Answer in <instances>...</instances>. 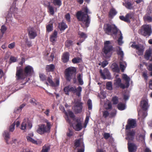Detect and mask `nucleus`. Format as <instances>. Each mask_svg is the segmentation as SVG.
<instances>
[{
	"label": "nucleus",
	"instance_id": "f257e3e1",
	"mask_svg": "<svg viewBox=\"0 0 152 152\" xmlns=\"http://www.w3.org/2000/svg\"><path fill=\"white\" fill-rule=\"evenodd\" d=\"M91 13L87 7H84L77 12L76 16L79 21L82 22L85 27H88L91 21V18L88 14Z\"/></svg>",
	"mask_w": 152,
	"mask_h": 152
},
{
	"label": "nucleus",
	"instance_id": "f03ea898",
	"mask_svg": "<svg viewBox=\"0 0 152 152\" xmlns=\"http://www.w3.org/2000/svg\"><path fill=\"white\" fill-rule=\"evenodd\" d=\"M34 70L33 67L30 66H26L23 70L21 66L17 67L16 77L17 80H23L28 76H30L32 74Z\"/></svg>",
	"mask_w": 152,
	"mask_h": 152
},
{
	"label": "nucleus",
	"instance_id": "7ed1b4c3",
	"mask_svg": "<svg viewBox=\"0 0 152 152\" xmlns=\"http://www.w3.org/2000/svg\"><path fill=\"white\" fill-rule=\"evenodd\" d=\"M123 79L126 81L125 84L121 83V80L119 78H117L115 80L114 85L117 88H120L122 89H124L126 88H128L130 85L129 82L130 79L126 75L123 74L122 75Z\"/></svg>",
	"mask_w": 152,
	"mask_h": 152
},
{
	"label": "nucleus",
	"instance_id": "20e7f679",
	"mask_svg": "<svg viewBox=\"0 0 152 152\" xmlns=\"http://www.w3.org/2000/svg\"><path fill=\"white\" fill-rule=\"evenodd\" d=\"M110 44L109 41H106L104 43V46L102 50V54L106 59L110 58L113 53V47L112 45H110Z\"/></svg>",
	"mask_w": 152,
	"mask_h": 152
},
{
	"label": "nucleus",
	"instance_id": "39448f33",
	"mask_svg": "<svg viewBox=\"0 0 152 152\" xmlns=\"http://www.w3.org/2000/svg\"><path fill=\"white\" fill-rule=\"evenodd\" d=\"M63 90L66 95H69V93H76V95L79 97L81 95L82 88L81 86H79L76 88L75 86L69 85L65 87Z\"/></svg>",
	"mask_w": 152,
	"mask_h": 152
},
{
	"label": "nucleus",
	"instance_id": "423d86ee",
	"mask_svg": "<svg viewBox=\"0 0 152 152\" xmlns=\"http://www.w3.org/2000/svg\"><path fill=\"white\" fill-rule=\"evenodd\" d=\"M103 30L104 33L108 35H110L112 32L113 34L116 35L118 30L115 25L109 23H105L104 25Z\"/></svg>",
	"mask_w": 152,
	"mask_h": 152
},
{
	"label": "nucleus",
	"instance_id": "0eeeda50",
	"mask_svg": "<svg viewBox=\"0 0 152 152\" xmlns=\"http://www.w3.org/2000/svg\"><path fill=\"white\" fill-rule=\"evenodd\" d=\"M51 124L50 122H48L47 125L44 124H40L38 125L37 132L39 134L42 135L46 133L50 132Z\"/></svg>",
	"mask_w": 152,
	"mask_h": 152
},
{
	"label": "nucleus",
	"instance_id": "6e6552de",
	"mask_svg": "<svg viewBox=\"0 0 152 152\" xmlns=\"http://www.w3.org/2000/svg\"><path fill=\"white\" fill-rule=\"evenodd\" d=\"M77 71L75 67H70L66 69L65 70V78L66 80L70 81L72 79L73 75L76 73Z\"/></svg>",
	"mask_w": 152,
	"mask_h": 152
},
{
	"label": "nucleus",
	"instance_id": "1a4fd4ad",
	"mask_svg": "<svg viewBox=\"0 0 152 152\" xmlns=\"http://www.w3.org/2000/svg\"><path fill=\"white\" fill-rule=\"evenodd\" d=\"M140 33L144 36L149 37L152 34L151 26L148 24H145L141 27Z\"/></svg>",
	"mask_w": 152,
	"mask_h": 152
},
{
	"label": "nucleus",
	"instance_id": "9d476101",
	"mask_svg": "<svg viewBox=\"0 0 152 152\" xmlns=\"http://www.w3.org/2000/svg\"><path fill=\"white\" fill-rule=\"evenodd\" d=\"M135 13L134 12L130 11L127 13L125 16L123 15L119 17L120 19L125 22L130 23V20H134L135 18Z\"/></svg>",
	"mask_w": 152,
	"mask_h": 152
},
{
	"label": "nucleus",
	"instance_id": "9b49d317",
	"mask_svg": "<svg viewBox=\"0 0 152 152\" xmlns=\"http://www.w3.org/2000/svg\"><path fill=\"white\" fill-rule=\"evenodd\" d=\"M74 111L75 114H77L81 113L83 108V103L80 101H77L75 102L74 105Z\"/></svg>",
	"mask_w": 152,
	"mask_h": 152
},
{
	"label": "nucleus",
	"instance_id": "f8f14e48",
	"mask_svg": "<svg viewBox=\"0 0 152 152\" xmlns=\"http://www.w3.org/2000/svg\"><path fill=\"white\" fill-rule=\"evenodd\" d=\"M32 127V124L31 121L28 119H24L22 122L20 129L23 130H25L26 129H30Z\"/></svg>",
	"mask_w": 152,
	"mask_h": 152
},
{
	"label": "nucleus",
	"instance_id": "ddd939ff",
	"mask_svg": "<svg viewBox=\"0 0 152 152\" xmlns=\"http://www.w3.org/2000/svg\"><path fill=\"white\" fill-rule=\"evenodd\" d=\"M135 134V132L133 129L129 130L126 131L127 137H126V139L128 140V142H131L134 140Z\"/></svg>",
	"mask_w": 152,
	"mask_h": 152
},
{
	"label": "nucleus",
	"instance_id": "4468645a",
	"mask_svg": "<svg viewBox=\"0 0 152 152\" xmlns=\"http://www.w3.org/2000/svg\"><path fill=\"white\" fill-rule=\"evenodd\" d=\"M136 126V121L133 119H129L127 124L126 126V130H129L131 128H135Z\"/></svg>",
	"mask_w": 152,
	"mask_h": 152
},
{
	"label": "nucleus",
	"instance_id": "2eb2a0df",
	"mask_svg": "<svg viewBox=\"0 0 152 152\" xmlns=\"http://www.w3.org/2000/svg\"><path fill=\"white\" fill-rule=\"evenodd\" d=\"M47 81L50 83V86L53 87H56L59 86V78H56V82L54 83L52 80V77L51 76H50L47 78Z\"/></svg>",
	"mask_w": 152,
	"mask_h": 152
},
{
	"label": "nucleus",
	"instance_id": "dca6fc26",
	"mask_svg": "<svg viewBox=\"0 0 152 152\" xmlns=\"http://www.w3.org/2000/svg\"><path fill=\"white\" fill-rule=\"evenodd\" d=\"M28 36L30 39H34L37 36L35 30L33 27H29L28 28Z\"/></svg>",
	"mask_w": 152,
	"mask_h": 152
},
{
	"label": "nucleus",
	"instance_id": "f3484780",
	"mask_svg": "<svg viewBox=\"0 0 152 152\" xmlns=\"http://www.w3.org/2000/svg\"><path fill=\"white\" fill-rule=\"evenodd\" d=\"M99 73L102 78L104 80L106 78H108L110 77V72L107 68H104L103 71L102 70L100 69L99 71Z\"/></svg>",
	"mask_w": 152,
	"mask_h": 152
},
{
	"label": "nucleus",
	"instance_id": "a211bd4d",
	"mask_svg": "<svg viewBox=\"0 0 152 152\" xmlns=\"http://www.w3.org/2000/svg\"><path fill=\"white\" fill-rule=\"evenodd\" d=\"M127 145L129 152H135L136 151L137 146L135 144L128 142Z\"/></svg>",
	"mask_w": 152,
	"mask_h": 152
},
{
	"label": "nucleus",
	"instance_id": "6ab92c4d",
	"mask_svg": "<svg viewBox=\"0 0 152 152\" xmlns=\"http://www.w3.org/2000/svg\"><path fill=\"white\" fill-rule=\"evenodd\" d=\"M69 54L67 52H64L61 57V60L62 62L64 63H66L68 62L69 60Z\"/></svg>",
	"mask_w": 152,
	"mask_h": 152
},
{
	"label": "nucleus",
	"instance_id": "aec40b11",
	"mask_svg": "<svg viewBox=\"0 0 152 152\" xmlns=\"http://www.w3.org/2000/svg\"><path fill=\"white\" fill-rule=\"evenodd\" d=\"M140 106L143 110H146L148 107V101L145 100H142L140 103Z\"/></svg>",
	"mask_w": 152,
	"mask_h": 152
},
{
	"label": "nucleus",
	"instance_id": "412c9836",
	"mask_svg": "<svg viewBox=\"0 0 152 152\" xmlns=\"http://www.w3.org/2000/svg\"><path fill=\"white\" fill-rule=\"evenodd\" d=\"M123 4L128 9L131 10L133 9L134 8L133 4L128 1H125L124 3H123Z\"/></svg>",
	"mask_w": 152,
	"mask_h": 152
},
{
	"label": "nucleus",
	"instance_id": "4be33fe9",
	"mask_svg": "<svg viewBox=\"0 0 152 152\" xmlns=\"http://www.w3.org/2000/svg\"><path fill=\"white\" fill-rule=\"evenodd\" d=\"M55 68V66L53 64L47 65L45 67L46 72H53L54 71Z\"/></svg>",
	"mask_w": 152,
	"mask_h": 152
},
{
	"label": "nucleus",
	"instance_id": "5701e85b",
	"mask_svg": "<svg viewBox=\"0 0 152 152\" xmlns=\"http://www.w3.org/2000/svg\"><path fill=\"white\" fill-rule=\"evenodd\" d=\"M57 31L55 30L53 33L50 36V41L53 42H54L56 41V39L57 37Z\"/></svg>",
	"mask_w": 152,
	"mask_h": 152
},
{
	"label": "nucleus",
	"instance_id": "b1692460",
	"mask_svg": "<svg viewBox=\"0 0 152 152\" xmlns=\"http://www.w3.org/2000/svg\"><path fill=\"white\" fill-rule=\"evenodd\" d=\"M58 28L61 31H64L67 28V26L65 23L62 21L61 23L58 24Z\"/></svg>",
	"mask_w": 152,
	"mask_h": 152
},
{
	"label": "nucleus",
	"instance_id": "393cba45",
	"mask_svg": "<svg viewBox=\"0 0 152 152\" xmlns=\"http://www.w3.org/2000/svg\"><path fill=\"white\" fill-rule=\"evenodd\" d=\"M113 71L115 72H119L120 69L118 64L115 63H113L111 66Z\"/></svg>",
	"mask_w": 152,
	"mask_h": 152
},
{
	"label": "nucleus",
	"instance_id": "a878e982",
	"mask_svg": "<svg viewBox=\"0 0 152 152\" xmlns=\"http://www.w3.org/2000/svg\"><path fill=\"white\" fill-rule=\"evenodd\" d=\"M3 135L5 140H6V143L8 144V140L10 138V133L7 131H4Z\"/></svg>",
	"mask_w": 152,
	"mask_h": 152
},
{
	"label": "nucleus",
	"instance_id": "bb28decb",
	"mask_svg": "<svg viewBox=\"0 0 152 152\" xmlns=\"http://www.w3.org/2000/svg\"><path fill=\"white\" fill-rule=\"evenodd\" d=\"M117 13V12L114 8H111L110 9L109 12V17L110 18H112Z\"/></svg>",
	"mask_w": 152,
	"mask_h": 152
},
{
	"label": "nucleus",
	"instance_id": "cd10ccee",
	"mask_svg": "<svg viewBox=\"0 0 152 152\" xmlns=\"http://www.w3.org/2000/svg\"><path fill=\"white\" fill-rule=\"evenodd\" d=\"M144 48L142 46H139L137 49V53L139 56H142L143 54Z\"/></svg>",
	"mask_w": 152,
	"mask_h": 152
},
{
	"label": "nucleus",
	"instance_id": "c85d7f7f",
	"mask_svg": "<svg viewBox=\"0 0 152 152\" xmlns=\"http://www.w3.org/2000/svg\"><path fill=\"white\" fill-rule=\"evenodd\" d=\"M48 11L51 15H54V8L49 3L48 5L47 6Z\"/></svg>",
	"mask_w": 152,
	"mask_h": 152
},
{
	"label": "nucleus",
	"instance_id": "c756f323",
	"mask_svg": "<svg viewBox=\"0 0 152 152\" xmlns=\"http://www.w3.org/2000/svg\"><path fill=\"white\" fill-rule=\"evenodd\" d=\"M151 51L150 50H146L145 51L144 55V58L147 60L149 59V57L151 56Z\"/></svg>",
	"mask_w": 152,
	"mask_h": 152
},
{
	"label": "nucleus",
	"instance_id": "7c9ffc66",
	"mask_svg": "<svg viewBox=\"0 0 152 152\" xmlns=\"http://www.w3.org/2000/svg\"><path fill=\"white\" fill-rule=\"evenodd\" d=\"M143 19L145 22H148V23L152 22V17L148 15L144 16L143 17Z\"/></svg>",
	"mask_w": 152,
	"mask_h": 152
},
{
	"label": "nucleus",
	"instance_id": "2f4dec72",
	"mask_svg": "<svg viewBox=\"0 0 152 152\" xmlns=\"http://www.w3.org/2000/svg\"><path fill=\"white\" fill-rule=\"evenodd\" d=\"M50 146L48 144L45 145L42 147V152H48L50 150Z\"/></svg>",
	"mask_w": 152,
	"mask_h": 152
},
{
	"label": "nucleus",
	"instance_id": "473e14b6",
	"mask_svg": "<svg viewBox=\"0 0 152 152\" xmlns=\"http://www.w3.org/2000/svg\"><path fill=\"white\" fill-rule=\"evenodd\" d=\"M82 123H77L74 128L75 131H79L82 129Z\"/></svg>",
	"mask_w": 152,
	"mask_h": 152
},
{
	"label": "nucleus",
	"instance_id": "72a5a7b5",
	"mask_svg": "<svg viewBox=\"0 0 152 152\" xmlns=\"http://www.w3.org/2000/svg\"><path fill=\"white\" fill-rule=\"evenodd\" d=\"M53 3L55 6L60 7L62 4L61 0H53Z\"/></svg>",
	"mask_w": 152,
	"mask_h": 152
},
{
	"label": "nucleus",
	"instance_id": "f704fd0d",
	"mask_svg": "<svg viewBox=\"0 0 152 152\" xmlns=\"http://www.w3.org/2000/svg\"><path fill=\"white\" fill-rule=\"evenodd\" d=\"M26 138L28 142H31L33 144H37V141L33 139L31 137H30L29 136H26Z\"/></svg>",
	"mask_w": 152,
	"mask_h": 152
},
{
	"label": "nucleus",
	"instance_id": "c9c22d12",
	"mask_svg": "<svg viewBox=\"0 0 152 152\" xmlns=\"http://www.w3.org/2000/svg\"><path fill=\"white\" fill-rule=\"evenodd\" d=\"M117 107L120 110H123L125 109V105L124 103H120L118 104Z\"/></svg>",
	"mask_w": 152,
	"mask_h": 152
},
{
	"label": "nucleus",
	"instance_id": "e433bc0d",
	"mask_svg": "<svg viewBox=\"0 0 152 152\" xmlns=\"http://www.w3.org/2000/svg\"><path fill=\"white\" fill-rule=\"evenodd\" d=\"M81 59L79 57H76L72 59V62L73 64H77L81 62Z\"/></svg>",
	"mask_w": 152,
	"mask_h": 152
},
{
	"label": "nucleus",
	"instance_id": "4c0bfd02",
	"mask_svg": "<svg viewBox=\"0 0 152 152\" xmlns=\"http://www.w3.org/2000/svg\"><path fill=\"white\" fill-rule=\"evenodd\" d=\"M67 114L68 115H69L70 117L72 118L73 121L75 120V115L74 113L72 111L68 110V111Z\"/></svg>",
	"mask_w": 152,
	"mask_h": 152
},
{
	"label": "nucleus",
	"instance_id": "58836bf2",
	"mask_svg": "<svg viewBox=\"0 0 152 152\" xmlns=\"http://www.w3.org/2000/svg\"><path fill=\"white\" fill-rule=\"evenodd\" d=\"M82 76L81 74H79L77 77L78 81L80 85H82L83 84V82L82 79Z\"/></svg>",
	"mask_w": 152,
	"mask_h": 152
},
{
	"label": "nucleus",
	"instance_id": "ea45409f",
	"mask_svg": "<svg viewBox=\"0 0 152 152\" xmlns=\"http://www.w3.org/2000/svg\"><path fill=\"white\" fill-rule=\"evenodd\" d=\"M78 35L79 36V37L80 38L85 39L87 37L86 34L80 31L78 32Z\"/></svg>",
	"mask_w": 152,
	"mask_h": 152
},
{
	"label": "nucleus",
	"instance_id": "a19ab883",
	"mask_svg": "<svg viewBox=\"0 0 152 152\" xmlns=\"http://www.w3.org/2000/svg\"><path fill=\"white\" fill-rule=\"evenodd\" d=\"M117 48H118V50L117 51V54L118 55L121 56V57H123L124 56L123 52L121 48L119 46H117Z\"/></svg>",
	"mask_w": 152,
	"mask_h": 152
},
{
	"label": "nucleus",
	"instance_id": "79ce46f5",
	"mask_svg": "<svg viewBox=\"0 0 152 152\" xmlns=\"http://www.w3.org/2000/svg\"><path fill=\"white\" fill-rule=\"evenodd\" d=\"M47 31L49 32L53 30V25L52 24H49L46 26Z\"/></svg>",
	"mask_w": 152,
	"mask_h": 152
},
{
	"label": "nucleus",
	"instance_id": "37998d69",
	"mask_svg": "<svg viewBox=\"0 0 152 152\" xmlns=\"http://www.w3.org/2000/svg\"><path fill=\"white\" fill-rule=\"evenodd\" d=\"M106 87L107 89L109 90H112V83L111 82H109L107 83Z\"/></svg>",
	"mask_w": 152,
	"mask_h": 152
},
{
	"label": "nucleus",
	"instance_id": "c03bdc74",
	"mask_svg": "<svg viewBox=\"0 0 152 152\" xmlns=\"http://www.w3.org/2000/svg\"><path fill=\"white\" fill-rule=\"evenodd\" d=\"M39 77L40 80L42 81H46L47 80V77L44 74H40Z\"/></svg>",
	"mask_w": 152,
	"mask_h": 152
},
{
	"label": "nucleus",
	"instance_id": "a18cd8bd",
	"mask_svg": "<svg viewBox=\"0 0 152 152\" xmlns=\"http://www.w3.org/2000/svg\"><path fill=\"white\" fill-rule=\"evenodd\" d=\"M122 39H123L122 34L121 32L120 31V36L118 40V44L119 45H121L123 43V42L122 41Z\"/></svg>",
	"mask_w": 152,
	"mask_h": 152
},
{
	"label": "nucleus",
	"instance_id": "49530a36",
	"mask_svg": "<svg viewBox=\"0 0 152 152\" xmlns=\"http://www.w3.org/2000/svg\"><path fill=\"white\" fill-rule=\"evenodd\" d=\"M112 101L113 104H116L118 102V98L116 96H114L112 98Z\"/></svg>",
	"mask_w": 152,
	"mask_h": 152
},
{
	"label": "nucleus",
	"instance_id": "de8ad7c7",
	"mask_svg": "<svg viewBox=\"0 0 152 152\" xmlns=\"http://www.w3.org/2000/svg\"><path fill=\"white\" fill-rule=\"evenodd\" d=\"M142 77L144 78V79L146 81H147L148 79V76L147 71H146L142 73Z\"/></svg>",
	"mask_w": 152,
	"mask_h": 152
},
{
	"label": "nucleus",
	"instance_id": "09e8293b",
	"mask_svg": "<svg viewBox=\"0 0 152 152\" xmlns=\"http://www.w3.org/2000/svg\"><path fill=\"white\" fill-rule=\"evenodd\" d=\"M7 30V27L4 25H2L0 29L1 32L2 34V36L4 34Z\"/></svg>",
	"mask_w": 152,
	"mask_h": 152
},
{
	"label": "nucleus",
	"instance_id": "8fccbe9b",
	"mask_svg": "<svg viewBox=\"0 0 152 152\" xmlns=\"http://www.w3.org/2000/svg\"><path fill=\"white\" fill-rule=\"evenodd\" d=\"M25 42L28 47H30L32 46L31 42V41H28L27 38H25Z\"/></svg>",
	"mask_w": 152,
	"mask_h": 152
},
{
	"label": "nucleus",
	"instance_id": "3c124183",
	"mask_svg": "<svg viewBox=\"0 0 152 152\" xmlns=\"http://www.w3.org/2000/svg\"><path fill=\"white\" fill-rule=\"evenodd\" d=\"M65 115L66 116V117L65 118V119L67 122H68L69 124H72V122L70 118H69L67 113L66 111L64 113Z\"/></svg>",
	"mask_w": 152,
	"mask_h": 152
},
{
	"label": "nucleus",
	"instance_id": "603ef678",
	"mask_svg": "<svg viewBox=\"0 0 152 152\" xmlns=\"http://www.w3.org/2000/svg\"><path fill=\"white\" fill-rule=\"evenodd\" d=\"M73 41L71 40H67L65 42V45L67 47H69L72 45Z\"/></svg>",
	"mask_w": 152,
	"mask_h": 152
},
{
	"label": "nucleus",
	"instance_id": "864d4df0",
	"mask_svg": "<svg viewBox=\"0 0 152 152\" xmlns=\"http://www.w3.org/2000/svg\"><path fill=\"white\" fill-rule=\"evenodd\" d=\"M80 142V140L79 139H77L75 140L74 143V146L75 148H77L79 147Z\"/></svg>",
	"mask_w": 152,
	"mask_h": 152
},
{
	"label": "nucleus",
	"instance_id": "5fc2aeb1",
	"mask_svg": "<svg viewBox=\"0 0 152 152\" xmlns=\"http://www.w3.org/2000/svg\"><path fill=\"white\" fill-rule=\"evenodd\" d=\"M87 105L88 110H91L92 108V104L91 100L89 99L88 100L87 102Z\"/></svg>",
	"mask_w": 152,
	"mask_h": 152
},
{
	"label": "nucleus",
	"instance_id": "6e6d98bb",
	"mask_svg": "<svg viewBox=\"0 0 152 152\" xmlns=\"http://www.w3.org/2000/svg\"><path fill=\"white\" fill-rule=\"evenodd\" d=\"M15 122H14L9 127V131L10 132H13L15 129Z\"/></svg>",
	"mask_w": 152,
	"mask_h": 152
},
{
	"label": "nucleus",
	"instance_id": "4d7b16f0",
	"mask_svg": "<svg viewBox=\"0 0 152 152\" xmlns=\"http://www.w3.org/2000/svg\"><path fill=\"white\" fill-rule=\"evenodd\" d=\"M104 138L106 140H107L110 137V135L109 133H104L103 134Z\"/></svg>",
	"mask_w": 152,
	"mask_h": 152
},
{
	"label": "nucleus",
	"instance_id": "13d9d810",
	"mask_svg": "<svg viewBox=\"0 0 152 152\" xmlns=\"http://www.w3.org/2000/svg\"><path fill=\"white\" fill-rule=\"evenodd\" d=\"M30 102L33 105H35L37 104L36 100L33 98H31L30 100Z\"/></svg>",
	"mask_w": 152,
	"mask_h": 152
},
{
	"label": "nucleus",
	"instance_id": "bf43d9fd",
	"mask_svg": "<svg viewBox=\"0 0 152 152\" xmlns=\"http://www.w3.org/2000/svg\"><path fill=\"white\" fill-rule=\"evenodd\" d=\"M109 115V113L107 111H105L103 112V116L106 118Z\"/></svg>",
	"mask_w": 152,
	"mask_h": 152
},
{
	"label": "nucleus",
	"instance_id": "052dcab7",
	"mask_svg": "<svg viewBox=\"0 0 152 152\" xmlns=\"http://www.w3.org/2000/svg\"><path fill=\"white\" fill-rule=\"evenodd\" d=\"M15 43L13 42L9 44L8 45V47L10 49H12L13 48L15 47Z\"/></svg>",
	"mask_w": 152,
	"mask_h": 152
},
{
	"label": "nucleus",
	"instance_id": "680f3d73",
	"mask_svg": "<svg viewBox=\"0 0 152 152\" xmlns=\"http://www.w3.org/2000/svg\"><path fill=\"white\" fill-rule=\"evenodd\" d=\"M17 58L13 56H11L10 60L11 62H14L16 61Z\"/></svg>",
	"mask_w": 152,
	"mask_h": 152
},
{
	"label": "nucleus",
	"instance_id": "e2e57ef3",
	"mask_svg": "<svg viewBox=\"0 0 152 152\" xmlns=\"http://www.w3.org/2000/svg\"><path fill=\"white\" fill-rule=\"evenodd\" d=\"M65 18L67 21L68 22L70 21V16L69 13H67L66 15H65Z\"/></svg>",
	"mask_w": 152,
	"mask_h": 152
},
{
	"label": "nucleus",
	"instance_id": "0e129e2a",
	"mask_svg": "<svg viewBox=\"0 0 152 152\" xmlns=\"http://www.w3.org/2000/svg\"><path fill=\"white\" fill-rule=\"evenodd\" d=\"M108 64V62L106 61H103L102 63L101 66L103 67H104Z\"/></svg>",
	"mask_w": 152,
	"mask_h": 152
},
{
	"label": "nucleus",
	"instance_id": "69168bd1",
	"mask_svg": "<svg viewBox=\"0 0 152 152\" xmlns=\"http://www.w3.org/2000/svg\"><path fill=\"white\" fill-rule=\"evenodd\" d=\"M69 132H67L66 133L67 135L69 137H70L72 136L73 135V132L72 131L69 129H68Z\"/></svg>",
	"mask_w": 152,
	"mask_h": 152
},
{
	"label": "nucleus",
	"instance_id": "338daca9",
	"mask_svg": "<svg viewBox=\"0 0 152 152\" xmlns=\"http://www.w3.org/2000/svg\"><path fill=\"white\" fill-rule=\"evenodd\" d=\"M77 123H82L81 118L79 117L75 118V120Z\"/></svg>",
	"mask_w": 152,
	"mask_h": 152
},
{
	"label": "nucleus",
	"instance_id": "774afa93",
	"mask_svg": "<svg viewBox=\"0 0 152 152\" xmlns=\"http://www.w3.org/2000/svg\"><path fill=\"white\" fill-rule=\"evenodd\" d=\"M112 105L111 103L110 102H109L108 103L107 105V107L106 108V109L108 110L109 109H110L112 108Z\"/></svg>",
	"mask_w": 152,
	"mask_h": 152
}]
</instances>
